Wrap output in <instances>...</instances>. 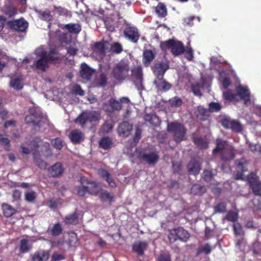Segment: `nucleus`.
<instances>
[{
    "label": "nucleus",
    "mask_w": 261,
    "mask_h": 261,
    "mask_svg": "<svg viewBox=\"0 0 261 261\" xmlns=\"http://www.w3.org/2000/svg\"><path fill=\"white\" fill-rule=\"evenodd\" d=\"M141 130L139 127L136 129L135 135L133 138L134 146L139 141L141 138Z\"/></svg>",
    "instance_id": "53"
},
{
    "label": "nucleus",
    "mask_w": 261,
    "mask_h": 261,
    "mask_svg": "<svg viewBox=\"0 0 261 261\" xmlns=\"http://www.w3.org/2000/svg\"><path fill=\"white\" fill-rule=\"evenodd\" d=\"M8 24L11 29L21 32L24 31L28 26V22L22 19L8 21Z\"/></svg>",
    "instance_id": "14"
},
{
    "label": "nucleus",
    "mask_w": 261,
    "mask_h": 261,
    "mask_svg": "<svg viewBox=\"0 0 261 261\" xmlns=\"http://www.w3.org/2000/svg\"><path fill=\"white\" fill-rule=\"evenodd\" d=\"M35 161L38 166L41 169H45L47 167V164L40 159H38L36 156H35Z\"/></svg>",
    "instance_id": "57"
},
{
    "label": "nucleus",
    "mask_w": 261,
    "mask_h": 261,
    "mask_svg": "<svg viewBox=\"0 0 261 261\" xmlns=\"http://www.w3.org/2000/svg\"><path fill=\"white\" fill-rule=\"evenodd\" d=\"M237 93L232 90L223 92V97L228 101H237L240 99L243 100L245 103L250 101V92L248 88L242 85H239L236 88Z\"/></svg>",
    "instance_id": "3"
},
{
    "label": "nucleus",
    "mask_w": 261,
    "mask_h": 261,
    "mask_svg": "<svg viewBox=\"0 0 261 261\" xmlns=\"http://www.w3.org/2000/svg\"><path fill=\"white\" fill-rule=\"evenodd\" d=\"M106 83V77L104 74H101L99 78V82L97 84L98 86H103Z\"/></svg>",
    "instance_id": "62"
},
{
    "label": "nucleus",
    "mask_w": 261,
    "mask_h": 261,
    "mask_svg": "<svg viewBox=\"0 0 261 261\" xmlns=\"http://www.w3.org/2000/svg\"><path fill=\"white\" fill-rule=\"evenodd\" d=\"M155 12L160 17H164L167 14V10L165 6L162 4H159L155 8Z\"/></svg>",
    "instance_id": "38"
},
{
    "label": "nucleus",
    "mask_w": 261,
    "mask_h": 261,
    "mask_svg": "<svg viewBox=\"0 0 261 261\" xmlns=\"http://www.w3.org/2000/svg\"><path fill=\"white\" fill-rule=\"evenodd\" d=\"M99 174L106 180L109 187L111 188L116 187V184L115 180L107 171L103 169H100L99 170Z\"/></svg>",
    "instance_id": "22"
},
{
    "label": "nucleus",
    "mask_w": 261,
    "mask_h": 261,
    "mask_svg": "<svg viewBox=\"0 0 261 261\" xmlns=\"http://www.w3.org/2000/svg\"><path fill=\"white\" fill-rule=\"evenodd\" d=\"M126 38L133 42H136L139 39V35L137 29L134 27H128L124 31Z\"/></svg>",
    "instance_id": "16"
},
{
    "label": "nucleus",
    "mask_w": 261,
    "mask_h": 261,
    "mask_svg": "<svg viewBox=\"0 0 261 261\" xmlns=\"http://www.w3.org/2000/svg\"><path fill=\"white\" fill-rule=\"evenodd\" d=\"M30 240L22 239L21 240L19 246L20 252L26 253L29 252L32 248V243Z\"/></svg>",
    "instance_id": "27"
},
{
    "label": "nucleus",
    "mask_w": 261,
    "mask_h": 261,
    "mask_svg": "<svg viewBox=\"0 0 261 261\" xmlns=\"http://www.w3.org/2000/svg\"><path fill=\"white\" fill-rule=\"evenodd\" d=\"M57 51L51 49L47 54L43 47H40L35 50V53L32 55V59L36 60L34 63L37 68L44 70L48 67V63L51 62H57L59 57L56 56Z\"/></svg>",
    "instance_id": "1"
},
{
    "label": "nucleus",
    "mask_w": 261,
    "mask_h": 261,
    "mask_svg": "<svg viewBox=\"0 0 261 261\" xmlns=\"http://www.w3.org/2000/svg\"><path fill=\"white\" fill-rule=\"evenodd\" d=\"M225 204L223 203H221L218 204L215 207V212L222 213L225 210Z\"/></svg>",
    "instance_id": "61"
},
{
    "label": "nucleus",
    "mask_w": 261,
    "mask_h": 261,
    "mask_svg": "<svg viewBox=\"0 0 261 261\" xmlns=\"http://www.w3.org/2000/svg\"><path fill=\"white\" fill-rule=\"evenodd\" d=\"M63 172L61 165L60 163H57L51 167L49 170V172L52 176L55 177L60 175Z\"/></svg>",
    "instance_id": "33"
},
{
    "label": "nucleus",
    "mask_w": 261,
    "mask_h": 261,
    "mask_svg": "<svg viewBox=\"0 0 261 261\" xmlns=\"http://www.w3.org/2000/svg\"><path fill=\"white\" fill-rule=\"evenodd\" d=\"M100 114L93 111L83 112L75 120V122L84 126L87 121L91 122H96L100 119Z\"/></svg>",
    "instance_id": "7"
},
{
    "label": "nucleus",
    "mask_w": 261,
    "mask_h": 261,
    "mask_svg": "<svg viewBox=\"0 0 261 261\" xmlns=\"http://www.w3.org/2000/svg\"><path fill=\"white\" fill-rule=\"evenodd\" d=\"M64 27L72 33L77 34L81 31V27L77 23L68 24L65 25Z\"/></svg>",
    "instance_id": "34"
},
{
    "label": "nucleus",
    "mask_w": 261,
    "mask_h": 261,
    "mask_svg": "<svg viewBox=\"0 0 261 261\" xmlns=\"http://www.w3.org/2000/svg\"><path fill=\"white\" fill-rule=\"evenodd\" d=\"M0 143L4 145L6 149L9 147V140L5 135H0Z\"/></svg>",
    "instance_id": "49"
},
{
    "label": "nucleus",
    "mask_w": 261,
    "mask_h": 261,
    "mask_svg": "<svg viewBox=\"0 0 261 261\" xmlns=\"http://www.w3.org/2000/svg\"><path fill=\"white\" fill-rule=\"evenodd\" d=\"M99 197L103 203L111 204L113 201V195L107 191H102L100 192Z\"/></svg>",
    "instance_id": "26"
},
{
    "label": "nucleus",
    "mask_w": 261,
    "mask_h": 261,
    "mask_svg": "<svg viewBox=\"0 0 261 261\" xmlns=\"http://www.w3.org/2000/svg\"><path fill=\"white\" fill-rule=\"evenodd\" d=\"M169 68L168 63L156 64L154 68V72L157 77H163L166 70Z\"/></svg>",
    "instance_id": "18"
},
{
    "label": "nucleus",
    "mask_w": 261,
    "mask_h": 261,
    "mask_svg": "<svg viewBox=\"0 0 261 261\" xmlns=\"http://www.w3.org/2000/svg\"><path fill=\"white\" fill-rule=\"evenodd\" d=\"M37 148H38V150H40L41 152L48 151L49 148V145L48 143L43 144L40 142L39 144H37Z\"/></svg>",
    "instance_id": "55"
},
{
    "label": "nucleus",
    "mask_w": 261,
    "mask_h": 261,
    "mask_svg": "<svg viewBox=\"0 0 261 261\" xmlns=\"http://www.w3.org/2000/svg\"><path fill=\"white\" fill-rule=\"evenodd\" d=\"M2 208L4 215L7 217H9L15 213V209L8 204H3Z\"/></svg>",
    "instance_id": "36"
},
{
    "label": "nucleus",
    "mask_w": 261,
    "mask_h": 261,
    "mask_svg": "<svg viewBox=\"0 0 261 261\" xmlns=\"http://www.w3.org/2000/svg\"><path fill=\"white\" fill-rule=\"evenodd\" d=\"M238 213L234 212H230L228 213L226 217V219L228 220L234 222L238 219Z\"/></svg>",
    "instance_id": "48"
},
{
    "label": "nucleus",
    "mask_w": 261,
    "mask_h": 261,
    "mask_svg": "<svg viewBox=\"0 0 261 261\" xmlns=\"http://www.w3.org/2000/svg\"><path fill=\"white\" fill-rule=\"evenodd\" d=\"M143 56V62L146 66L149 65L154 58L153 53L150 50H145Z\"/></svg>",
    "instance_id": "32"
},
{
    "label": "nucleus",
    "mask_w": 261,
    "mask_h": 261,
    "mask_svg": "<svg viewBox=\"0 0 261 261\" xmlns=\"http://www.w3.org/2000/svg\"><path fill=\"white\" fill-rule=\"evenodd\" d=\"M233 229L234 233L237 235H241L243 233L242 228L239 223L233 224Z\"/></svg>",
    "instance_id": "58"
},
{
    "label": "nucleus",
    "mask_w": 261,
    "mask_h": 261,
    "mask_svg": "<svg viewBox=\"0 0 261 261\" xmlns=\"http://www.w3.org/2000/svg\"><path fill=\"white\" fill-rule=\"evenodd\" d=\"M147 244L145 242H138L135 243L133 245V250L138 254H142L144 250L146 248Z\"/></svg>",
    "instance_id": "31"
},
{
    "label": "nucleus",
    "mask_w": 261,
    "mask_h": 261,
    "mask_svg": "<svg viewBox=\"0 0 261 261\" xmlns=\"http://www.w3.org/2000/svg\"><path fill=\"white\" fill-rule=\"evenodd\" d=\"M62 230L60 225L59 224H56L52 228L51 232L54 236H58L61 232Z\"/></svg>",
    "instance_id": "47"
},
{
    "label": "nucleus",
    "mask_w": 261,
    "mask_h": 261,
    "mask_svg": "<svg viewBox=\"0 0 261 261\" xmlns=\"http://www.w3.org/2000/svg\"><path fill=\"white\" fill-rule=\"evenodd\" d=\"M53 145L58 149H61L62 148V142L59 138H56L52 141Z\"/></svg>",
    "instance_id": "56"
},
{
    "label": "nucleus",
    "mask_w": 261,
    "mask_h": 261,
    "mask_svg": "<svg viewBox=\"0 0 261 261\" xmlns=\"http://www.w3.org/2000/svg\"><path fill=\"white\" fill-rule=\"evenodd\" d=\"M110 48V44L107 42H100L95 43L93 47L92 56L96 60L103 58L105 54Z\"/></svg>",
    "instance_id": "8"
},
{
    "label": "nucleus",
    "mask_w": 261,
    "mask_h": 261,
    "mask_svg": "<svg viewBox=\"0 0 261 261\" xmlns=\"http://www.w3.org/2000/svg\"><path fill=\"white\" fill-rule=\"evenodd\" d=\"M182 103V100L178 97H174L169 100V104L172 107H178Z\"/></svg>",
    "instance_id": "39"
},
{
    "label": "nucleus",
    "mask_w": 261,
    "mask_h": 261,
    "mask_svg": "<svg viewBox=\"0 0 261 261\" xmlns=\"http://www.w3.org/2000/svg\"><path fill=\"white\" fill-rule=\"evenodd\" d=\"M70 138L72 142L78 143L83 140V134L78 130H74L71 132Z\"/></svg>",
    "instance_id": "29"
},
{
    "label": "nucleus",
    "mask_w": 261,
    "mask_h": 261,
    "mask_svg": "<svg viewBox=\"0 0 261 261\" xmlns=\"http://www.w3.org/2000/svg\"><path fill=\"white\" fill-rule=\"evenodd\" d=\"M202 80V84L201 85H193L192 86V90L193 92V93L197 96H200L201 93L200 89L201 88H204L206 87L210 86V81H205L203 77L201 79Z\"/></svg>",
    "instance_id": "23"
},
{
    "label": "nucleus",
    "mask_w": 261,
    "mask_h": 261,
    "mask_svg": "<svg viewBox=\"0 0 261 261\" xmlns=\"http://www.w3.org/2000/svg\"><path fill=\"white\" fill-rule=\"evenodd\" d=\"M250 148L251 150L253 152H261V146L259 144H251L250 145Z\"/></svg>",
    "instance_id": "64"
},
{
    "label": "nucleus",
    "mask_w": 261,
    "mask_h": 261,
    "mask_svg": "<svg viewBox=\"0 0 261 261\" xmlns=\"http://www.w3.org/2000/svg\"><path fill=\"white\" fill-rule=\"evenodd\" d=\"M158 261H171L170 256L168 253L161 254L158 258Z\"/></svg>",
    "instance_id": "60"
},
{
    "label": "nucleus",
    "mask_w": 261,
    "mask_h": 261,
    "mask_svg": "<svg viewBox=\"0 0 261 261\" xmlns=\"http://www.w3.org/2000/svg\"><path fill=\"white\" fill-rule=\"evenodd\" d=\"M8 57L0 51V70H2L6 64Z\"/></svg>",
    "instance_id": "45"
},
{
    "label": "nucleus",
    "mask_w": 261,
    "mask_h": 261,
    "mask_svg": "<svg viewBox=\"0 0 261 261\" xmlns=\"http://www.w3.org/2000/svg\"><path fill=\"white\" fill-rule=\"evenodd\" d=\"M178 228H175L170 231L168 238L170 242H174L178 239Z\"/></svg>",
    "instance_id": "44"
},
{
    "label": "nucleus",
    "mask_w": 261,
    "mask_h": 261,
    "mask_svg": "<svg viewBox=\"0 0 261 261\" xmlns=\"http://www.w3.org/2000/svg\"><path fill=\"white\" fill-rule=\"evenodd\" d=\"M222 124L225 128H230L235 132L239 133L242 130V125L238 121L229 118L224 119Z\"/></svg>",
    "instance_id": "13"
},
{
    "label": "nucleus",
    "mask_w": 261,
    "mask_h": 261,
    "mask_svg": "<svg viewBox=\"0 0 261 261\" xmlns=\"http://www.w3.org/2000/svg\"><path fill=\"white\" fill-rule=\"evenodd\" d=\"M71 89L73 92L80 95L84 94V91L81 89V87L78 85H73L72 86Z\"/></svg>",
    "instance_id": "51"
},
{
    "label": "nucleus",
    "mask_w": 261,
    "mask_h": 261,
    "mask_svg": "<svg viewBox=\"0 0 261 261\" xmlns=\"http://www.w3.org/2000/svg\"><path fill=\"white\" fill-rule=\"evenodd\" d=\"M82 185L77 187V194L80 196H84L87 192L91 194H97L99 192L100 188L94 181L88 182L87 185H84L82 182Z\"/></svg>",
    "instance_id": "10"
},
{
    "label": "nucleus",
    "mask_w": 261,
    "mask_h": 261,
    "mask_svg": "<svg viewBox=\"0 0 261 261\" xmlns=\"http://www.w3.org/2000/svg\"><path fill=\"white\" fill-rule=\"evenodd\" d=\"M205 189L204 187L198 185H194L191 188V192L194 194H200L203 193Z\"/></svg>",
    "instance_id": "43"
},
{
    "label": "nucleus",
    "mask_w": 261,
    "mask_h": 261,
    "mask_svg": "<svg viewBox=\"0 0 261 261\" xmlns=\"http://www.w3.org/2000/svg\"><path fill=\"white\" fill-rule=\"evenodd\" d=\"M112 49L114 52L119 54L122 51V46L119 43H116L112 46Z\"/></svg>",
    "instance_id": "63"
},
{
    "label": "nucleus",
    "mask_w": 261,
    "mask_h": 261,
    "mask_svg": "<svg viewBox=\"0 0 261 261\" xmlns=\"http://www.w3.org/2000/svg\"><path fill=\"white\" fill-rule=\"evenodd\" d=\"M178 239L183 241L187 242L189 238L190 235L188 231L182 228H178Z\"/></svg>",
    "instance_id": "35"
},
{
    "label": "nucleus",
    "mask_w": 261,
    "mask_h": 261,
    "mask_svg": "<svg viewBox=\"0 0 261 261\" xmlns=\"http://www.w3.org/2000/svg\"><path fill=\"white\" fill-rule=\"evenodd\" d=\"M77 221L76 214L68 216L65 219V222L68 224H75L77 223Z\"/></svg>",
    "instance_id": "40"
},
{
    "label": "nucleus",
    "mask_w": 261,
    "mask_h": 261,
    "mask_svg": "<svg viewBox=\"0 0 261 261\" xmlns=\"http://www.w3.org/2000/svg\"><path fill=\"white\" fill-rule=\"evenodd\" d=\"M220 151H222L223 160H229L234 158L232 146L228 145L226 142L221 139H218L217 140V147L214 150V153H216Z\"/></svg>",
    "instance_id": "5"
},
{
    "label": "nucleus",
    "mask_w": 261,
    "mask_h": 261,
    "mask_svg": "<svg viewBox=\"0 0 261 261\" xmlns=\"http://www.w3.org/2000/svg\"><path fill=\"white\" fill-rule=\"evenodd\" d=\"M132 76L136 85L141 86L142 81V72L141 66H138L132 70Z\"/></svg>",
    "instance_id": "19"
},
{
    "label": "nucleus",
    "mask_w": 261,
    "mask_h": 261,
    "mask_svg": "<svg viewBox=\"0 0 261 261\" xmlns=\"http://www.w3.org/2000/svg\"><path fill=\"white\" fill-rule=\"evenodd\" d=\"M247 162L244 159L239 162L238 169L242 170V172H238L236 175V178L249 180L254 194L261 196V183L258 180L256 175L253 173H250L249 175L245 174L247 170Z\"/></svg>",
    "instance_id": "2"
},
{
    "label": "nucleus",
    "mask_w": 261,
    "mask_h": 261,
    "mask_svg": "<svg viewBox=\"0 0 261 261\" xmlns=\"http://www.w3.org/2000/svg\"><path fill=\"white\" fill-rule=\"evenodd\" d=\"M225 72H221L220 73V81L222 82V86H223V87L225 89V88H227L228 86L230 85V81L227 78V77H225Z\"/></svg>",
    "instance_id": "41"
},
{
    "label": "nucleus",
    "mask_w": 261,
    "mask_h": 261,
    "mask_svg": "<svg viewBox=\"0 0 261 261\" xmlns=\"http://www.w3.org/2000/svg\"><path fill=\"white\" fill-rule=\"evenodd\" d=\"M144 120L153 126H157L160 123V120L158 117L154 114H146L144 116Z\"/></svg>",
    "instance_id": "28"
},
{
    "label": "nucleus",
    "mask_w": 261,
    "mask_h": 261,
    "mask_svg": "<svg viewBox=\"0 0 261 261\" xmlns=\"http://www.w3.org/2000/svg\"><path fill=\"white\" fill-rule=\"evenodd\" d=\"M113 126V124L111 122H107L103 124L102 129L103 132L108 133L112 129Z\"/></svg>",
    "instance_id": "54"
},
{
    "label": "nucleus",
    "mask_w": 261,
    "mask_h": 261,
    "mask_svg": "<svg viewBox=\"0 0 261 261\" xmlns=\"http://www.w3.org/2000/svg\"><path fill=\"white\" fill-rule=\"evenodd\" d=\"M23 80L22 75L18 73L11 76L10 87L16 90H21L23 86Z\"/></svg>",
    "instance_id": "15"
},
{
    "label": "nucleus",
    "mask_w": 261,
    "mask_h": 261,
    "mask_svg": "<svg viewBox=\"0 0 261 261\" xmlns=\"http://www.w3.org/2000/svg\"><path fill=\"white\" fill-rule=\"evenodd\" d=\"M39 17L42 19L48 21L51 19V15L50 11H45L40 13Z\"/></svg>",
    "instance_id": "50"
},
{
    "label": "nucleus",
    "mask_w": 261,
    "mask_h": 261,
    "mask_svg": "<svg viewBox=\"0 0 261 261\" xmlns=\"http://www.w3.org/2000/svg\"><path fill=\"white\" fill-rule=\"evenodd\" d=\"M36 193L32 191H28L25 194V200L29 202H32L36 198Z\"/></svg>",
    "instance_id": "46"
},
{
    "label": "nucleus",
    "mask_w": 261,
    "mask_h": 261,
    "mask_svg": "<svg viewBox=\"0 0 261 261\" xmlns=\"http://www.w3.org/2000/svg\"><path fill=\"white\" fill-rule=\"evenodd\" d=\"M30 113L31 115L26 116L25 118V121L27 123H30L31 122L34 123L35 120L34 118H36L37 117H39L41 116L39 110L36 108L30 109Z\"/></svg>",
    "instance_id": "25"
},
{
    "label": "nucleus",
    "mask_w": 261,
    "mask_h": 261,
    "mask_svg": "<svg viewBox=\"0 0 261 261\" xmlns=\"http://www.w3.org/2000/svg\"><path fill=\"white\" fill-rule=\"evenodd\" d=\"M194 143L201 148H205L207 147L208 142L200 138H194Z\"/></svg>",
    "instance_id": "42"
},
{
    "label": "nucleus",
    "mask_w": 261,
    "mask_h": 261,
    "mask_svg": "<svg viewBox=\"0 0 261 261\" xmlns=\"http://www.w3.org/2000/svg\"><path fill=\"white\" fill-rule=\"evenodd\" d=\"M112 140L110 138L104 137L102 138L99 142V145L100 147L107 149L109 148L112 145Z\"/></svg>",
    "instance_id": "37"
},
{
    "label": "nucleus",
    "mask_w": 261,
    "mask_h": 261,
    "mask_svg": "<svg viewBox=\"0 0 261 261\" xmlns=\"http://www.w3.org/2000/svg\"><path fill=\"white\" fill-rule=\"evenodd\" d=\"M129 66L127 62L121 61L116 65L113 70L114 77L118 80L125 79L128 75Z\"/></svg>",
    "instance_id": "6"
},
{
    "label": "nucleus",
    "mask_w": 261,
    "mask_h": 261,
    "mask_svg": "<svg viewBox=\"0 0 261 261\" xmlns=\"http://www.w3.org/2000/svg\"><path fill=\"white\" fill-rule=\"evenodd\" d=\"M154 84L159 90H162L167 91L170 89L171 87V85L166 82L163 77H157L154 81Z\"/></svg>",
    "instance_id": "21"
},
{
    "label": "nucleus",
    "mask_w": 261,
    "mask_h": 261,
    "mask_svg": "<svg viewBox=\"0 0 261 261\" xmlns=\"http://www.w3.org/2000/svg\"><path fill=\"white\" fill-rule=\"evenodd\" d=\"M185 57L189 60H192L193 58V50L191 47H187L185 50Z\"/></svg>",
    "instance_id": "59"
},
{
    "label": "nucleus",
    "mask_w": 261,
    "mask_h": 261,
    "mask_svg": "<svg viewBox=\"0 0 261 261\" xmlns=\"http://www.w3.org/2000/svg\"><path fill=\"white\" fill-rule=\"evenodd\" d=\"M132 129V124L127 122H124L120 124L118 128L119 135L122 137H126L129 135Z\"/></svg>",
    "instance_id": "20"
},
{
    "label": "nucleus",
    "mask_w": 261,
    "mask_h": 261,
    "mask_svg": "<svg viewBox=\"0 0 261 261\" xmlns=\"http://www.w3.org/2000/svg\"><path fill=\"white\" fill-rule=\"evenodd\" d=\"M80 74L83 79L89 80L94 74L95 71L90 68L87 64L83 63L81 64Z\"/></svg>",
    "instance_id": "17"
},
{
    "label": "nucleus",
    "mask_w": 261,
    "mask_h": 261,
    "mask_svg": "<svg viewBox=\"0 0 261 261\" xmlns=\"http://www.w3.org/2000/svg\"><path fill=\"white\" fill-rule=\"evenodd\" d=\"M124 151L127 155L130 156L137 157L150 165L155 164L159 159V156L156 153L153 152L145 153L143 150L140 149H136L135 152L133 153L132 150L129 151L127 146H126Z\"/></svg>",
    "instance_id": "4"
},
{
    "label": "nucleus",
    "mask_w": 261,
    "mask_h": 261,
    "mask_svg": "<svg viewBox=\"0 0 261 261\" xmlns=\"http://www.w3.org/2000/svg\"><path fill=\"white\" fill-rule=\"evenodd\" d=\"M48 251L40 250L35 252L32 257L33 261H45L49 257Z\"/></svg>",
    "instance_id": "24"
},
{
    "label": "nucleus",
    "mask_w": 261,
    "mask_h": 261,
    "mask_svg": "<svg viewBox=\"0 0 261 261\" xmlns=\"http://www.w3.org/2000/svg\"><path fill=\"white\" fill-rule=\"evenodd\" d=\"M168 129L174 133L175 140L176 142H180L184 140L185 136V130L184 127L177 123L168 124Z\"/></svg>",
    "instance_id": "11"
},
{
    "label": "nucleus",
    "mask_w": 261,
    "mask_h": 261,
    "mask_svg": "<svg viewBox=\"0 0 261 261\" xmlns=\"http://www.w3.org/2000/svg\"><path fill=\"white\" fill-rule=\"evenodd\" d=\"M209 109L212 112H217L221 109V106L218 103L211 102L209 105Z\"/></svg>",
    "instance_id": "52"
},
{
    "label": "nucleus",
    "mask_w": 261,
    "mask_h": 261,
    "mask_svg": "<svg viewBox=\"0 0 261 261\" xmlns=\"http://www.w3.org/2000/svg\"><path fill=\"white\" fill-rule=\"evenodd\" d=\"M189 172L194 175L197 174L200 170V164L198 162L191 161L188 165Z\"/></svg>",
    "instance_id": "30"
},
{
    "label": "nucleus",
    "mask_w": 261,
    "mask_h": 261,
    "mask_svg": "<svg viewBox=\"0 0 261 261\" xmlns=\"http://www.w3.org/2000/svg\"><path fill=\"white\" fill-rule=\"evenodd\" d=\"M161 47L163 50L167 48L171 49L172 53L174 55H178L184 51V46L181 42L169 40L161 43Z\"/></svg>",
    "instance_id": "9"
},
{
    "label": "nucleus",
    "mask_w": 261,
    "mask_h": 261,
    "mask_svg": "<svg viewBox=\"0 0 261 261\" xmlns=\"http://www.w3.org/2000/svg\"><path fill=\"white\" fill-rule=\"evenodd\" d=\"M130 100L127 97H122L119 101L112 99L109 101L110 107H108L107 105H106L103 109L107 112H111L113 110H119L121 109L123 105L128 104Z\"/></svg>",
    "instance_id": "12"
}]
</instances>
